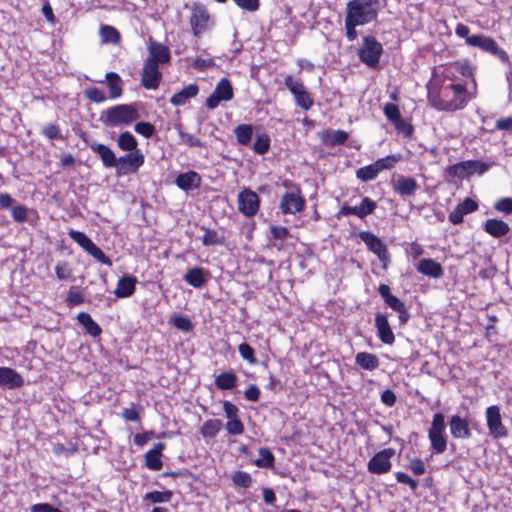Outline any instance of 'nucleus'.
<instances>
[{"label":"nucleus","mask_w":512,"mask_h":512,"mask_svg":"<svg viewBox=\"0 0 512 512\" xmlns=\"http://www.w3.org/2000/svg\"><path fill=\"white\" fill-rule=\"evenodd\" d=\"M222 425L219 419H209L201 427V434L204 438H213L221 430Z\"/></svg>","instance_id":"38"},{"label":"nucleus","mask_w":512,"mask_h":512,"mask_svg":"<svg viewBox=\"0 0 512 512\" xmlns=\"http://www.w3.org/2000/svg\"><path fill=\"white\" fill-rule=\"evenodd\" d=\"M260 199L256 192L244 189L238 195L239 210L246 216H253L259 209Z\"/></svg>","instance_id":"15"},{"label":"nucleus","mask_w":512,"mask_h":512,"mask_svg":"<svg viewBox=\"0 0 512 512\" xmlns=\"http://www.w3.org/2000/svg\"><path fill=\"white\" fill-rule=\"evenodd\" d=\"M31 512H63L49 503L34 504L30 508Z\"/></svg>","instance_id":"64"},{"label":"nucleus","mask_w":512,"mask_h":512,"mask_svg":"<svg viewBox=\"0 0 512 512\" xmlns=\"http://www.w3.org/2000/svg\"><path fill=\"white\" fill-rule=\"evenodd\" d=\"M298 94V97L295 98L297 105L304 110H309L314 104V100L310 93L305 90L304 92Z\"/></svg>","instance_id":"53"},{"label":"nucleus","mask_w":512,"mask_h":512,"mask_svg":"<svg viewBox=\"0 0 512 512\" xmlns=\"http://www.w3.org/2000/svg\"><path fill=\"white\" fill-rule=\"evenodd\" d=\"M165 449V444L162 442L156 443L154 447L147 451L145 454V465L153 471H158L163 467V462L160 457L162 451Z\"/></svg>","instance_id":"25"},{"label":"nucleus","mask_w":512,"mask_h":512,"mask_svg":"<svg viewBox=\"0 0 512 512\" xmlns=\"http://www.w3.org/2000/svg\"><path fill=\"white\" fill-rule=\"evenodd\" d=\"M226 429L228 433L232 435H240L244 432V425L238 418L229 419L226 424Z\"/></svg>","instance_id":"59"},{"label":"nucleus","mask_w":512,"mask_h":512,"mask_svg":"<svg viewBox=\"0 0 512 512\" xmlns=\"http://www.w3.org/2000/svg\"><path fill=\"white\" fill-rule=\"evenodd\" d=\"M494 165V162H484L480 160H468L470 177L482 176Z\"/></svg>","instance_id":"39"},{"label":"nucleus","mask_w":512,"mask_h":512,"mask_svg":"<svg viewBox=\"0 0 512 512\" xmlns=\"http://www.w3.org/2000/svg\"><path fill=\"white\" fill-rule=\"evenodd\" d=\"M375 327L377 328L378 336L383 343L388 345H392L394 343L395 336L386 315L381 313L376 314Z\"/></svg>","instance_id":"22"},{"label":"nucleus","mask_w":512,"mask_h":512,"mask_svg":"<svg viewBox=\"0 0 512 512\" xmlns=\"http://www.w3.org/2000/svg\"><path fill=\"white\" fill-rule=\"evenodd\" d=\"M382 50V45L374 37L366 36L359 50V58L367 66L374 68L379 63Z\"/></svg>","instance_id":"6"},{"label":"nucleus","mask_w":512,"mask_h":512,"mask_svg":"<svg viewBox=\"0 0 512 512\" xmlns=\"http://www.w3.org/2000/svg\"><path fill=\"white\" fill-rule=\"evenodd\" d=\"M101 40L104 43L118 44L121 36L119 31L110 25H102L100 28Z\"/></svg>","instance_id":"37"},{"label":"nucleus","mask_w":512,"mask_h":512,"mask_svg":"<svg viewBox=\"0 0 512 512\" xmlns=\"http://www.w3.org/2000/svg\"><path fill=\"white\" fill-rule=\"evenodd\" d=\"M148 57L145 59L158 66L168 64L171 60V53L168 46L149 38L147 45Z\"/></svg>","instance_id":"12"},{"label":"nucleus","mask_w":512,"mask_h":512,"mask_svg":"<svg viewBox=\"0 0 512 512\" xmlns=\"http://www.w3.org/2000/svg\"><path fill=\"white\" fill-rule=\"evenodd\" d=\"M494 208L504 214H510L512 213V199L508 197L502 198L494 204Z\"/></svg>","instance_id":"63"},{"label":"nucleus","mask_w":512,"mask_h":512,"mask_svg":"<svg viewBox=\"0 0 512 512\" xmlns=\"http://www.w3.org/2000/svg\"><path fill=\"white\" fill-rule=\"evenodd\" d=\"M359 237L367 245L368 249L377 255L379 260L386 261L388 259V250L380 238L366 231L361 232Z\"/></svg>","instance_id":"17"},{"label":"nucleus","mask_w":512,"mask_h":512,"mask_svg":"<svg viewBox=\"0 0 512 512\" xmlns=\"http://www.w3.org/2000/svg\"><path fill=\"white\" fill-rule=\"evenodd\" d=\"M140 117L134 104H119L102 114V122L109 127L128 126Z\"/></svg>","instance_id":"3"},{"label":"nucleus","mask_w":512,"mask_h":512,"mask_svg":"<svg viewBox=\"0 0 512 512\" xmlns=\"http://www.w3.org/2000/svg\"><path fill=\"white\" fill-rule=\"evenodd\" d=\"M304 198L299 192L285 193L280 201L279 209L283 214H295L303 209Z\"/></svg>","instance_id":"16"},{"label":"nucleus","mask_w":512,"mask_h":512,"mask_svg":"<svg viewBox=\"0 0 512 512\" xmlns=\"http://www.w3.org/2000/svg\"><path fill=\"white\" fill-rule=\"evenodd\" d=\"M380 9L379 0H351L347 3V18L365 25L375 21Z\"/></svg>","instance_id":"2"},{"label":"nucleus","mask_w":512,"mask_h":512,"mask_svg":"<svg viewBox=\"0 0 512 512\" xmlns=\"http://www.w3.org/2000/svg\"><path fill=\"white\" fill-rule=\"evenodd\" d=\"M378 174H379V171H378L375 163L361 167L356 171L357 178L363 182H367V181L375 179L378 176Z\"/></svg>","instance_id":"42"},{"label":"nucleus","mask_w":512,"mask_h":512,"mask_svg":"<svg viewBox=\"0 0 512 512\" xmlns=\"http://www.w3.org/2000/svg\"><path fill=\"white\" fill-rule=\"evenodd\" d=\"M487 428L489 435L493 439L504 438L508 435V429L502 422L500 407L497 405L489 406L485 412Z\"/></svg>","instance_id":"8"},{"label":"nucleus","mask_w":512,"mask_h":512,"mask_svg":"<svg viewBox=\"0 0 512 512\" xmlns=\"http://www.w3.org/2000/svg\"><path fill=\"white\" fill-rule=\"evenodd\" d=\"M270 148V138L267 134H259L253 143V150L257 154H265Z\"/></svg>","instance_id":"47"},{"label":"nucleus","mask_w":512,"mask_h":512,"mask_svg":"<svg viewBox=\"0 0 512 512\" xmlns=\"http://www.w3.org/2000/svg\"><path fill=\"white\" fill-rule=\"evenodd\" d=\"M118 147L127 152L140 151L138 149V142L133 134L129 131L122 132L117 139Z\"/></svg>","instance_id":"34"},{"label":"nucleus","mask_w":512,"mask_h":512,"mask_svg":"<svg viewBox=\"0 0 512 512\" xmlns=\"http://www.w3.org/2000/svg\"><path fill=\"white\" fill-rule=\"evenodd\" d=\"M106 80L110 91V98L117 99L122 95L121 79L115 72H108L106 74Z\"/></svg>","instance_id":"36"},{"label":"nucleus","mask_w":512,"mask_h":512,"mask_svg":"<svg viewBox=\"0 0 512 512\" xmlns=\"http://www.w3.org/2000/svg\"><path fill=\"white\" fill-rule=\"evenodd\" d=\"M238 351L241 357L247 360L250 364H255L257 362V359L255 358V351L249 344H240Z\"/></svg>","instance_id":"51"},{"label":"nucleus","mask_w":512,"mask_h":512,"mask_svg":"<svg viewBox=\"0 0 512 512\" xmlns=\"http://www.w3.org/2000/svg\"><path fill=\"white\" fill-rule=\"evenodd\" d=\"M175 184L184 191L197 189L201 185V176L195 171L181 173L176 177Z\"/></svg>","instance_id":"24"},{"label":"nucleus","mask_w":512,"mask_h":512,"mask_svg":"<svg viewBox=\"0 0 512 512\" xmlns=\"http://www.w3.org/2000/svg\"><path fill=\"white\" fill-rule=\"evenodd\" d=\"M238 377L232 372H222L215 378V385L221 390H231L237 386Z\"/></svg>","instance_id":"32"},{"label":"nucleus","mask_w":512,"mask_h":512,"mask_svg":"<svg viewBox=\"0 0 512 512\" xmlns=\"http://www.w3.org/2000/svg\"><path fill=\"white\" fill-rule=\"evenodd\" d=\"M173 325L183 332H190L193 329L191 320L186 316H176L173 319Z\"/></svg>","instance_id":"57"},{"label":"nucleus","mask_w":512,"mask_h":512,"mask_svg":"<svg viewBox=\"0 0 512 512\" xmlns=\"http://www.w3.org/2000/svg\"><path fill=\"white\" fill-rule=\"evenodd\" d=\"M89 147L100 157L104 167L112 168L117 166L118 158L108 146L98 142H92L89 144Z\"/></svg>","instance_id":"20"},{"label":"nucleus","mask_w":512,"mask_h":512,"mask_svg":"<svg viewBox=\"0 0 512 512\" xmlns=\"http://www.w3.org/2000/svg\"><path fill=\"white\" fill-rule=\"evenodd\" d=\"M449 429L451 435L456 439H467L471 437L468 420L459 415H453L450 417Z\"/></svg>","instance_id":"18"},{"label":"nucleus","mask_w":512,"mask_h":512,"mask_svg":"<svg viewBox=\"0 0 512 512\" xmlns=\"http://www.w3.org/2000/svg\"><path fill=\"white\" fill-rule=\"evenodd\" d=\"M23 385L24 379L17 371L9 367H0V386L17 389Z\"/></svg>","instance_id":"19"},{"label":"nucleus","mask_w":512,"mask_h":512,"mask_svg":"<svg viewBox=\"0 0 512 512\" xmlns=\"http://www.w3.org/2000/svg\"><path fill=\"white\" fill-rule=\"evenodd\" d=\"M134 130L138 134H140L146 138H150L153 136V134L155 132V127L149 122H138L135 124Z\"/></svg>","instance_id":"55"},{"label":"nucleus","mask_w":512,"mask_h":512,"mask_svg":"<svg viewBox=\"0 0 512 512\" xmlns=\"http://www.w3.org/2000/svg\"><path fill=\"white\" fill-rule=\"evenodd\" d=\"M56 276L59 280H70L72 271L67 262H60L55 268Z\"/></svg>","instance_id":"58"},{"label":"nucleus","mask_w":512,"mask_h":512,"mask_svg":"<svg viewBox=\"0 0 512 512\" xmlns=\"http://www.w3.org/2000/svg\"><path fill=\"white\" fill-rule=\"evenodd\" d=\"M377 207L374 200L365 197L361 200L360 204L355 206H344L341 210L343 214H353L363 219L365 216L371 214Z\"/></svg>","instance_id":"21"},{"label":"nucleus","mask_w":512,"mask_h":512,"mask_svg":"<svg viewBox=\"0 0 512 512\" xmlns=\"http://www.w3.org/2000/svg\"><path fill=\"white\" fill-rule=\"evenodd\" d=\"M173 493L171 491H152L144 496V500L152 503H165L169 502L172 498Z\"/></svg>","instance_id":"46"},{"label":"nucleus","mask_w":512,"mask_h":512,"mask_svg":"<svg viewBox=\"0 0 512 512\" xmlns=\"http://www.w3.org/2000/svg\"><path fill=\"white\" fill-rule=\"evenodd\" d=\"M41 134L49 140L64 139L61 129L56 124H49L42 128Z\"/></svg>","instance_id":"50"},{"label":"nucleus","mask_w":512,"mask_h":512,"mask_svg":"<svg viewBox=\"0 0 512 512\" xmlns=\"http://www.w3.org/2000/svg\"><path fill=\"white\" fill-rule=\"evenodd\" d=\"M199 92V87L197 84H189L184 87L181 91L175 93L171 99L170 103L174 106H183L185 105L191 98L197 96Z\"/></svg>","instance_id":"26"},{"label":"nucleus","mask_w":512,"mask_h":512,"mask_svg":"<svg viewBox=\"0 0 512 512\" xmlns=\"http://www.w3.org/2000/svg\"><path fill=\"white\" fill-rule=\"evenodd\" d=\"M233 483L237 486L248 488L251 485L252 478L250 474L243 471H237L232 476Z\"/></svg>","instance_id":"52"},{"label":"nucleus","mask_w":512,"mask_h":512,"mask_svg":"<svg viewBox=\"0 0 512 512\" xmlns=\"http://www.w3.org/2000/svg\"><path fill=\"white\" fill-rule=\"evenodd\" d=\"M445 172L448 176L460 180L470 178L468 160L448 166Z\"/></svg>","instance_id":"35"},{"label":"nucleus","mask_w":512,"mask_h":512,"mask_svg":"<svg viewBox=\"0 0 512 512\" xmlns=\"http://www.w3.org/2000/svg\"><path fill=\"white\" fill-rule=\"evenodd\" d=\"M271 241L273 242V246L281 247L282 241L289 235V232L285 226H271Z\"/></svg>","instance_id":"45"},{"label":"nucleus","mask_w":512,"mask_h":512,"mask_svg":"<svg viewBox=\"0 0 512 512\" xmlns=\"http://www.w3.org/2000/svg\"><path fill=\"white\" fill-rule=\"evenodd\" d=\"M69 235L75 242H77L87 253H89L98 262L107 266H112V261L84 233L76 230H70Z\"/></svg>","instance_id":"9"},{"label":"nucleus","mask_w":512,"mask_h":512,"mask_svg":"<svg viewBox=\"0 0 512 512\" xmlns=\"http://www.w3.org/2000/svg\"><path fill=\"white\" fill-rule=\"evenodd\" d=\"M417 269L421 274L432 278H439L443 274V269L440 263L432 259L420 260Z\"/></svg>","instance_id":"28"},{"label":"nucleus","mask_w":512,"mask_h":512,"mask_svg":"<svg viewBox=\"0 0 512 512\" xmlns=\"http://www.w3.org/2000/svg\"><path fill=\"white\" fill-rule=\"evenodd\" d=\"M234 93L231 82L227 78H222L217 83L214 91L206 100V106L209 109H215L222 101L233 99Z\"/></svg>","instance_id":"10"},{"label":"nucleus","mask_w":512,"mask_h":512,"mask_svg":"<svg viewBox=\"0 0 512 512\" xmlns=\"http://www.w3.org/2000/svg\"><path fill=\"white\" fill-rule=\"evenodd\" d=\"M237 141L242 145H248L251 142L253 129L251 125L241 124L235 130Z\"/></svg>","instance_id":"40"},{"label":"nucleus","mask_w":512,"mask_h":512,"mask_svg":"<svg viewBox=\"0 0 512 512\" xmlns=\"http://www.w3.org/2000/svg\"><path fill=\"white\" fill-rule=\"evenodd\" d=\"M145 158L141 151L129 152L118 158L117 172L119 175L135 173L144 164Z\"/></svg>","instance_id":"11"},{"label":"nucleus","mask_w":512,"mask_h":512,"mask_svg":"<svg viewBox=\"0 0 512 512\" xmlns=\"http://www.w3.org/2000/svg\"><path fill=\"white\" fill-rule=\"evenodd\" d=\"M190 25L197 37L212 27L213 22L205 6L197 3L191 6Z\"/></svg>","instance_id":"7"},{"label":"nucleus","mask_w":512,"mask_h":512,"mask_svg":"<svg viewBox=\"0 0 512 512\" xmlns=\"http://www.w3.org/2000/svg\"><path fill=\"white\" fill-rule=\"evenodd\" d=\"M467 45L471 47H477L487 53L496 56L501 62L510 66V57L506 51H504L497 42L486 35L476 34L467 38Z\"/></svg>","instance_id":"4"},{"label":"nucleus","mask_w":512,"mask_h":512,"mask_svg":"<svg viewBox=\"0 0 512 512\" xmlns=\"http://www.w3.org/2000/svg\"><path fill=\"white\" fill-rule=\"evenodd\" d=\"M235 4L241 9L247 10L249 12H255L259 9L260 1L259 0H233Z\"/></svg>","instance_id":"61"},{"label":"nucleus","mask_w":512,"mask_h":512,"mask_svg":"<svg viewBox=\"0 0 512 512\" xmlns=\"http://www.w3.org/2000/svg\"><path fill=\"white\" fill-rule=\"evenodd\" d=\"M209 273L201 267H194L189 269L184 275V280L195 288H200L207 282V275Z\"/></svg>","instance_id":"27"},{"label":"nucleus","mask_w":512,"mask_h":512,"mask_svg":"<svg viewBox=\"0 0 512 512\" xmlns=\"http://www.w3.org/2000/svg\"><path fill=\"white\" fill-rule=\"evenodd\" d=\"M395 450L392 448L384 449L376 453L368 462V470L373 474H384L391 469L390 459L394 456Z\"/></svg>","instance_id":"14"},{"label":"nucleus","mask_w":512,"mask_h":512,"mask_svg":"<svg viewBox=\"0 0 512 512\" xmlns=\"http://www.w3.org/2000/svg\"><path fill=\"white\" fill-rule=\"evenodd\" d=\"M357 26H362V25L345 17L346 37L349 41H354L357 38V36H358V33L356 31Z\"/></svg>","instance_id":"60"},{"label":"nucleus","mask_w":512,"mask_h":512,"mask_svg":"<svg viewBox=\"0 0 512 512\" xmlns=\"http://www.w3.org/2000/svg\"><path fill=\"white\" fill-rule=\"evenodd\" d=\"M383 112L386 118L392 124L402 118L399 107L394 103H386L383 107Z\"/></svg>","instance_id":"49"},{"label":"nucleus","mask_w":512,"mask_h":512,"mask_svg":"<svg viewBox=\"0 0 512 512\" xmlns=\"http://www.w3.org/2000/svg\"><path fill=\"white\" fill-rule=\"evenodd\" d=\"M357 365L365 370L372 371L379 367V359L376 355L368 352H359L355 357Z\"/></svg>","instance_id":"31"},{"label":"nucleus","mask_w":512,"mask_h":512,"mask_svg":"<svg viewBox=\"0 0 512 512\" xmlns=\"http://www.w3.org/2000/svg\"><path fill=\"white\" fill-rule=\"evenodd\" d=\"M160 66L144 60L141 71V84L145 89L156 90L162 80Z\"/></svg>","instance_id":"13"},{"label":"nucleus","mask_w":512,"mask_h":512,"mask_svg":"<svg viewBox=\"0 0 512 512\" xmlns=\"http://www.w3.org/2000/svg\"><path fill=\"white\" fill-rule=\"evenodd\" d=\"M260 458L254 461L255 465L261 468H271L274 465V455L268 448L259 449Z\"/></svg>","instance_id":"41"},{"label":"nucleus","mask_w":512,"mask_h":512,"mask_svg":"<svg viewBox=\"0 0 512 512\" xmlns=\"http://www.w3.org/2000/svg\"><path fill=\"white\" fill-rule=\"evenodd\" d=\"M77 320L91 336L98 337L101 334L100 326L92 319L90 314L81 312L78 314Z\"/></svg>","instance_id":"33"},{"label":"nucleus","mask_w":512,"mask_h":512,"mask_svg":"<svg viewBox=\"0 0 512 512\" xmlns=\"http://www.w3.org/2000/svg\"><path fill=\"white\" fill-rule=\"evenodd\" d=\"M427 98L430 105L439 111H456L463 109L468 101L467 90L460 83L441 86L436 78L427 84Z\"/></svg>","instance_id":"1"},{"label":"nucleus","mask_w":512,"mask_h":512,"mask_svg":"<svg viewBox=\"0 0 512 512\" xmlns=\"http://www.w3.org/2000/svg\"><path fill=\"white\" fill-rule=\"evenodd\" d=\"M284 85L295 98L298 97V93H302L306 90L302 81L300 79H294L291 75H287L284 78Z\"/></svg>","instance_id":"44"},{"label":"nucleus","mask_w":512,"mask_h":512,"mask_svg":"<svg viewBox=\"0 0 512 512\" xmlns=\"http://www.w3.org/2000/svg\"><path fill=\"white\" fill-rule=\"evenodd\" d=\"M393 188L402 197H408L415 194L419 185L413 177L400 175L393 182Z\"/></svg>","instance_id":"23"},{"label":"nucleus","mask_w":512,"mask_h":512,"mask_svg":"<svg viewBox=\"0 0 512 512\" xmlns=\"http://www.w3.org/2000/svg\"><path fill=\"white\" fill-rule=\"evenodd\" d=\"M446 428L445 417L442 413H436L433 416L431 427L428 431V437L431 442L432 449L437 454H442L447 447V440L444 435Z\"/></svg>","instance_id":"5"},{"label":"nucleus","mask_w":512,"mask_h":512,"mask_svg":"<svg viewBox=\"0 0 512 512\" xmlns=\"http://www.w3.org/2000/svg\"><path fill=\"white\" fill-rule=\"evenodd\" d=\"M179 137L181 138V140L183 142H185L190 147H201L202 146V142L198 137H196L192 134L186 133L182 130H179Z\"/></svg>","instance_id":"62"},{"label":"nucleus","mask_w":512,"mask_h":512,"mask_svg":"<svg viewBox=\"0 0 512 512\" xmlns=\"http://www.w3.org/2000/svg\"><path fill=\"white\" fill-rule=\"evenodd\" d=\"M402 159L400 154L388 155L384 158L378 159L375 161V165L379 171V173L383 170H389L394 167V165Z\"/></svg>","instance_id":"43"},{"label":"nucleus","mask_w":512,"mask_h":512,"mask_svg":"<svg viewBox=\"0 0 512 512\" xmlns=\"http://www.w3.org/2000/svg\"><path fill=\"white\" fill-rule=\"evenodd\" d=\"M136 283L137 280L135 277H122L118 280L117 288L115 289L114 293L119 298L129 297L134 293Z\"/></svg>","instance_id":"29"},{"label":"nucleus","mask_w":512,"mask_h":512,"mask_svg":"<svg viewBox=\"0 0 512 512\" xmlns=\"http://www.w3.org/2000/svg\"><path fill=\"white\" fill-rule=\"evenodd\" d=\"M348 139V134L345 131L342 130H335L331 131L325 142L328 145L335 146V145H342L346 142Z\"/></svg>","instance_id":"48"},{"label":"nucleus","mask_w":512,"mask_h":512,"mask_svg":"<svg viewBox=\"0 0 512 512\" xmlns=\"http://www.w3.org/2000/svg\"><path fill=\"white\" fill-rule=\"evenodd\" d=\"M85 96L95 103H102L106 100V96L102 90L96 87H91L85 90Z\"/></svg>","instance_id":"56"},{"label":"nucleus","mask_w":512,"mask_h":512,"mask_svg":"<svg viewBox=\"0 0 512 512\" xmlns=\"http://www.w3.org/2000/svg\"><path fill=\"white\" fill-rule=\"evenodd\" d=\"M393 125L395 129L398 131V133L408 138L412 137L414 128L410 123L406 122L403 118L393 123Z\"/></svg>","instance_id":"54"},{"label":"nucleus","mask_w":512,"mask_h":512,"mask_svg":"<svg viewBox=\"0 0 512 512\" xmlns=\"http://www.w3.org/2000/svg\"><path fill=\"white\" fill-rule=\"evenodd\" d=\"M202 230L204 231L202 242L205 246L223 244L225 240V232L223 229H209L202 226Z\"/></svg>","instance_id":"30"}]
</instances>
